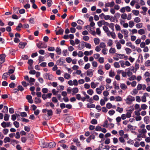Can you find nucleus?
<instances>
[{
	"instance_id": "obj_1",
	"label": "nucleus",
	"mask_w": 150,
	"mask_h": 150,
	"mask_svg": "<svg viewBox=\"0 0 150 150\" xmlns=\"http://www.w3.org/2000/svg\"><path fill=\"white\" fill-rule=\"evenodd\" d=\"M134 97L131 96H129L125 100L126 103L128 104H130L132 101L134 100Z\"/></svg>"
},
{
	"instance_id": "obj_2",
	"label": "nucleus",
	"mask_w": 150,
	"mask_h": 150,
	"mask_svg": "<svg viewBox=\"0 0 150 150\" xmlns=\"http://www.w3.org/2000/svg\"><path fill=\"white\" fill-rule=\"evenodd\" d=\"M37 46L39 49L46 48L47 47V45L46 44H45L40 41H39L37 44Z\"/></svg>"
},
{
	"instance_id": "obj_3",
	"label": "nucleus",
	"mask_w": 150,
	"mask_h": 150,
	"mask_svg": "<svg viewBox=\"0 0 150 150\" xmlns=\"http://www.w3.org/2000/svg\"><path fill=\"white\" fill-rule=\"evenodd\" d=\"M104 89V86L103 85L100 86L99 87L97 88L96 89V93L98 94H100L102 93V91Z\"/></svg>"
},
{
	"instance_id": "obj_4",
	"label": "nucleus",
	"mask_w": 150,
	"mask_h": 150,
	"mask_svg": "<svg viewBox=\"0 0 150 150\" xmlns=\"http://www.w3.org/2000/svg\"><path fill=\"white\" fill-rule=\"evenodd\" d=\"M146 86L145 84H139L137 86V88L138 90H145Z\"/></svg>"
},
{
	"instance_id": "obj_5",
	"label": "nucleus",
	"mask_w": 150,
	"mask_h": 150,
	"mask_svg": "<svg viewBox=\"0 0 150 150\" xmlns=\"http://www.w3.org/2000/svg\"><path fill=\"white\" fill-rule=\"evenodd\" d=\"M115 56L118 57L120 59H125L126 60L128 59V57L125 55V54H117V53L115 54Z\"/></svg>"
},
{
	"instance_id": "obj_6",
	"label": "nucleus",
	"mask_w": 150,
	"mask_h": 150,
	"mask_svg": "<svg viewBox=\"0 0 150 150\" xmlns=\"http://www.w3.org/2000/svg\"><path fill=\"white\" fill-rule=\"evenodd\" d=\"M1 125L3 128L8 127L11 126L10 122H6L4 121L1 123Z\"/></svg>"
},
{
	"instance_id": "obj_7",
	"label": "nucleus",
	"mask_w": 150,
	"mask_h": 150,
	"mask_svg": "<svg viewBox=\"0 0 150 150\" xmlns=\"http://www.w3.org/2000/svg\"><path fill=\"white\" fill-rule=\"evenodd\" d=\"M121 32L123 34L125 39L126 40L127 39L128 36V31L126 30H122Z\"/></svg>"
},
{
	"instance_id": "obj_8",
	"label": "nucleus",
	"mask_w": 150,
	"mask_h": 150,
	"mask_svg": "<svg viewBox=\"0 0 150 150\" xmlns=\"http://www.w3.org/2000/svg\"><path fill=\"white\" fill-rule=\"evenodd\" d=\"M94 70L92 69H90L87 71H86V74L88 76L90 77H92L93 75V72Z\"/></svg>"
},
{
	"instance_id": "obj_9",
	"label": "nucleus",
	"mask_w": 150,
	"mask_h": 150,
	"mask_svg": "<svg viewBox=\"0 0 150 150\" xmlns=\"http://www.w3.org/2000/svg\"><path fill=\"white\" fill-rule=\"evenodd\" d=\"M99 84L98 82H92L91 83V88L94 89L96 88Z\"/></svg>"
},
{
	"instance_id": "obj_10",
	"label": "nucleus",
	"mask_w": 150,
	"mask_h": 150,
	"mask_svg": "<svg viewBox=\"0 0 150 150\" xmlns=\"http://www.w3.org/2000/svg\"><path fill=\"white\" fill-rule=\"evenodd\" d=\"M5 56L4 54H0V64H1L5 61Z\"/></svg>"
},
{
	"instance_id": "obj_11",
	"label": "nucleus",
	"mask_w": 150,
	"mask_h": 150,
	"mask_svg": "<svg viewBox=\"0 0 150 150\" xmlns=\"http://www.w3.org/2000/svg\"><path fill=\"white\" fill-rule=\"evenodd\" d=\"M148 94L147 93H145L144 95L141 97L142 101L143 102H145L146 101V96H148Z\"/></svg>"
},
{
	"instance_id": "obj_12",
	"label": "nucleus",
	"mask_w": 150,
	"mask_h": 150,
	"mask_svg": "<svg viewBox=\"0 0 150 150\" xmlns=\"http://www.w3.org/2000/svg\"><path fill=\"white\" fill-rule=\"evenodd\" d=\"M26 98L29 103H33V100L32 99V96L30 95H27L26 96Z\"/></svg>"
},
{
	"instance_id": "obj_13",
	"label": "nucleus",
	"mask_w": 150,
	"mask_h": 150,
	"mask_svg": "<svg viewBox=\"0 0 150 150\" xmlns=\"http://www.w3.org/2000/svg\"><path fill=\"white\" fill-rule=\"evenodd\" d=\"M79 92V89L78 88L75 87L72 89V94L73 95H75Z\"/></svg>"
},
{
	"instance_id": "obj_14",
	"label": "nucleus",
	"mask_w": 150,
	"mask_h": 150,
	"mask_svg": "<svg viewBox=\"0 0 150 150\" xmlns=\"http://www.w3.org/2000/svg\"><path fill=\"white\" fill-rule=\"evenodd\" d=\"M45 76L46 79L51 80L52 79V74H51L48 73H46L45 74Z\"/></svg>"
},
{
	"instance_id": "obj_15",
	"label": "nucleus",
	"mask_w": 150,
	"mask_h": 150,
	"mask_svg": "<svg viewBox=\"0 0 150 150\" xmlns=\"http://www.w3.org/2000/svg\"><path fill=\"white\" fill-rule=\"evenodd\" d=\"M26 44L27 43L26 42H21L19 44V47L20 48H23L25 47Z\"/></svg>"
},
{
	"instance_id": "obj_16",
	"label": "nucleus",
	"mask_w": 150,
	"mask_h": 150,
	"mask_svg": "<svg viewBox=\"0 0 150 150\" xmlns=\"http://www.w3.org/2000/svg\"><path fill=\"white\" fill-rule=\"evenodd\" d=\"M73 141L76 143V145L78 146H80L81 145L80 142L79 141L78 139L74 138L73 139Z\"/></svg>"
},
{
	"instance_id": "obj_17",
	"label": "nucleus",
	"mask_w": 150,
	"mask_h": 150,
	"mask_svg": "<svg viewBox=\"0 0 150 150\" xmlns=\"http://www.w3.org/2000/svg\"><path fill=\"white\" fill-rule=\"evenodd\" d=\"M132 111L131 110H129L126 114V115L127 118H130L131 116V114Z\"/></svg>"
},
{
	"instance_id": "obj_18",
	"label": "nucleus",
	"mask_w": 150,
	"mask_h": 150,
	"mask_svg": "<svg viewBox=\"0 0 150 150\" xmlns=\"http://www.w3.org/2000/svg\"><path fill=\"white\" fill-rule=\"evenodd\" d=\"M71 75L68 73H65L64 74V77L66 79H69L71 78Z\"/></svg>"
},
{
	"instance_id": "obj_19",
	"label": "nucleus",
	"mask_w": 150,
	"mask_h": 150,
	"mask_svg": "<svg viewBox=\"0 0 150 150\" xmlns=\"http://www.w3.org/2000/svg\"><path fill=\"white\" fill-rule=\"evenodd\" d=\"M139 132L142 134H145L147 132L146 129L145 128H140L138 130Z\"/></svg>"
},
{
	"instance_id": "obj_20",
	"label": "nucleus",
	"mask_w": 150,
	"mask_h": 150,
	"mask_svg": "<svg viewBox=\"0 0 150 150\" xmlns=\"http://www.w3.org/2000/svg\"><path fill=\"white\" fill-rule=\"evenodd\" d=\"M28 81L29 83H30V85H33L34 84V83L35 81V79L33 78L30 77Z\"/></svg>"
},
{
	"instance_id": "obj_21",
	"label": "nucleus",
	"mask_w": 150,
	"mask_h": 150,
	"mask_svg": "<svg viewBox=\"0 0 150 150\" xmlns=\"http://www.w3.org/2000/svg\"><path fill=\"white\" fill-rule=\"evenodd\" d=\"M56 52L58 55H60L61 54V49L60 47H57L56 48Z\"/></svg>"
},
{
	"instance_id": "obj_22",
	"label": "nucleus",
	"mask_w": 150,
	"mask_h": 150,
	"mask_svg": "<svg viewBox=\"0 0 150 150\" xmlns=\"http://www.w3.org/2000/svg\"><path fill=\"white\" fill-rule=\"evenodd\" d=\"M138 33L140 35H143L145 33V31L144 29H141L138 30Z\"/></svg>"
},
{
	"instance_id": "obj_23",
	"label": "nucleus",
	"mask_w": 150,
	"mask_h": 150,
	"mask_svg": "<svg viewBox=\"0 0 150 150\" xmlns=\"http://www.w3.org/2000/svg\"><path fill=\"white\" fill-rule=\"evenodd\" d=\"M46 107L49 106H50L51 107L54 108V104L52 102H47L46 104Z\"/></svg>"
},
{
	"instance_id": "obj_24",
	"label": "nucleus",
	"mask_w": 150,
	"mask_h": 150,
	"mask_svg": "<svg viewBox=\"0 0 150 150\" xmlns=\"http://www.w3.org/2000/svg\"><path fill=\"white\" fill-rule=\"evenodd\" d=\"M56 34L57 35H61L64 32V30L62 28H60L58 31H56Z\"/></svg>"
},
{
	"instance_id": "obj_25",
	"label": "nucleus",
	"mask_w": 150,
	"mask_h": 150,
	"mask_svg": "<svg viewBox=\"0 0 150 150\" xmlns=\"http://www.w3.org/2000/svg\"><path fill=\"white\" fill-rule=\"evenodd\" d=\"M23 27V25L21 23H19L18 26L16 27V29L17 31H19L21 30V28Z\"/></svg>"
},
{
	"instance_id": "obj_26",
	"label": "nucleus",
	"mask_w": 150,
	"mask_h": 150,
	"mask_svg": "<svg viewBox=\"0 0 150 150\" xmlns=\"http://www.w3.org/2000/svg\"><path fill=\"white\" fill-rule=\"evenodd\" d=\"M149 117L148 116H146L144 117V122L146 124H148L149 122Z\"/></svg>"
},
{
	"instance_id": "obj_27",
	"label": "nucleus",
	"mask_w": 150,
	"mask_h": 150,
	"mask_svg": "<svg viewBox=\"0 0 150 150\" xmlns=\"http://www.w3.org/2000/svg\"><path fill=\"white\" fill-rule=\"evenodd\" d=\"M11 139L10 137H6L4 139V143H6L7 142H11Z\"/></svg>"
},
{
	"instance_id": "obj_28",
	"label": "nucleus",
	"mask_w": 150,
	"mask_h": 150,
	"mask_svg": "<svg viewBox=\"0 0 150 150\" xmlns=\"http://www.w3.org/2000/svg\"><path fill=\"white\" fill-rule=\"evenodd\" d=\"M134 23L132 21H130L129 22V26L130 28H132L134 26Z\"/></svg>"
},
{
	"instance_id": "obj_29",
	"label": "nucleus",
	"mask_w": 150,
	"mask_h": 150,
	"mask_svg": "<svg viewBox=\"0 0 150 150\" xmlns=\"http://www.w3.org/2000/svg\"><path fill=\"white\" fill-rule=\"evenodd\" d=\"M127 46H129L132 49H134L135 48V47L134 45H133L131 42H128L126 44Z\"/></svg>"
},
{
	"instance_id": "obj_30",
	"label": "nucleus",
	"mask_w": 150,
	"mask_h": 150,
	"mask_svg": "<svg viewBox=\"0 0 150 150\" xmlns=\"http://www.w3.org/2000/svg\"><path fill=\"white\" fill-rule=\"evenodd\" d=\"M94 42L96 45H98L100 43V40L98 38H95L94 39Z\"/></svg>"
},
{
	"instance_id": "obj_31",
	"label": "nucleus",
	"mask_w": 150,
	"mask_h": 150,
	"mask_svg": "<svg viewBox=\"0 0 150 150\" xmlns=\"http://www.w3.org/2000/svg\"><path fill=\"white\" fill-rule=\"evenodd\" d=\"M1 112L4 113H6L8 112V108L6 106H5L4 107V108Z\"/></svg>"
},
{
	"instance_id": "obj_32",
	"label": "nucleus",
	"mask_w": 150,
	"mask_h": 150,
	"mask_svg": "<svg viewBox=\"0 0 150 150\" xmlns=\"http://www.w3.org/2000/svg\"><path fill=\"white\" fill-rule=\"evenodd\" d=\"M56 146V144L55 142H50L49 144V147L50 148H52Z\"/></svg>"
},
{
	"instance_id": "obj_33",
	"label": "nucleus",
	"mask_w": 150,
	"mask_h": 150,
	"mask_svg": "<svg viewBox=\"0 0 150 150\" xmlns=\"http://www.w3.org/2000/svg\"><path fill=\"white\" fill-rule=\"evenodd\" d=\"M136 79V76L135 75H132L130 76H129V78H128V79L130 81H133L135 79Z\"/></svg>"
},
{
	"instance_id": "obj_34",
	"label": "nucleus",
	"mask_w": 150,
	"mask_h": 150,
	"mask_svg": "<svg viewBox=\"0 0 150 150\" xmlns=\"http://www.w3.org/2000/svg\"><path fill=\"white\" fill-rule=\"evenodd\" d=\"M136 27L138 29L141 28L143 27V23H137L136 25Z\"/></svg>"
},
{
	"instance_id": "obj_35",
	"label": "nucleus",
	"mask_w": 150,
	"mask_h": 150,
	"mask_svg": "<svg viewBox=\"0 0 150 150\" xmlns=\"http://www.w3.org/2000/svg\"><path fill=\"white\" fill-rule=\"evenodd\" d=\"M14 11V12L15 13H18V11H19V8L16 7H13V8Z\"/></svg>"
},
{
	"instance_id": "obj_36",
	"label": "nucleus",
	"mask_w": 150,
	"mask_h": 150,
	"mask_svg": "<svg viewBox=\"0 0 150 150\" xmlns=\"http://www.w3.org/2000/svg\"><path fill=\"white\" fill-rule=\"evenodd\" d=\"M125 21H123L121 22V23L122 24L123 27L125 28H127L129 26V25L127 23H125Z\"/></svg>"
},
{
	"instance_id": "obj_37",
	"label": "nucleus",
	"mask_w": 150,
	"mask_h": 150,
	"mask_svg": "<svg viewBox=\"0 0 150 150\" xmlns=\"http://www.w3.org/2000/svg\"><path fill=\"white\" fill-rule=\"evenodd\" d=\"M134 21L136 23H139L141 21V19L139 17H136L134 18Z\"/></svg>"
},
{
	"instance_id": "obj_38",
	"label": "nucleus",
	"mask_w": 150,
	"mask_h": 150,
	"mask_svg": "<svg viewBox=\"0 0 150 150\" xmlns=\"http://www.w3.org/2000/svg\"><path fill=\"white\" fill-rule=\"evenodd\" d=\"M9 115L7 114H6L4 115V120L5 121H8L9 120Z\"/></svg>"
},
{
	"instance_id": "obj_39",
	"label": "nucleus",
	"mask_w": 150,
	"mask_h": 150,
	"mask_svg": "<svg viewBox=\"0 0 150 150\" xmlns=\"http://www.w3.org/2000/svg\"><path fill=\"white\" fill-rule=\"evenodd\" d=\"M8 74L7 72L5 73L3 75L2 78L4 80H6L7 77L8 76Z\"/></svg>"
},
{
	"instance_id": "obj_40",
	"label": "nucleus",
	"mask_w": 150,
	"mask_h": 150,
	"mask_svg": "<svg viewBox=\"0 0 150 150\" xmlns=\"http://www.w3.org/2000/svg\"><path fill=\"white\" fill-rule=\"evenodd\" d=\"M115 100L117 101H120L122 100V98L119 96H116L115 98H114L113 97V100Z\"/></svg>"
},
{
	"instance_id": "obj_41",
	"label": "nucleus",
	"mask_w": 150,
	"mask_h": 150,
	"mask_svg": "<svg viewBox=\"0 0 150 150\" xmlns=\"http://www.w3.org/2000/svg\"><path fill=\"white\" fill-rule=\"evenodd\" d=\"M87 93L89 95L91 96L93 93L94 91L92 89H89L87 90Z\"/></svg>"
},
{
	"instance_id": "obj_42",
	"label": "nucleus",
	"mask_w": 150,
	"mask_h": 150,
	"mask_svg": "<svg viewBox=\"0 0 150 150\" xmlns=\"http://www.w3.org/2000/svg\"><path fill=\"white\" fill-rule=\"evenodd\" d=\"M39 62L40 63L41 62L45 60L44 57L41 56L39 57L38 58Z\"/></svg>"
},
{
	"instance_id": "obj_43",
	"label": "nucleus",
	"mask_w": 150,
	"mask_h": 150,
	"mask_svg": "<svg viewBox=\"0 0 150 150\" xmlns=\"http://www.w3.org/2000/svg\"><path fill=\"white\" fill-rule=\"evenodd\" d=\"M87 108H95V105L94 104H91L90 103H88L87 104Z\"/></svg>"
},
{
	"instance_id": "obj_44",
	"label": "nucleus",
	"mask_w": 150,
	"mask_h": 150,
	"mask_svg": "<svg viewBox=\"0 0 150 150\" xmlns=\"http://www.w3.org/2000/svg\"><path fill=\"white\" fill-rule=\"evenodd\" d=\"M105 6L106 7H112V1L110 3L108 2L105 4Z\"/></svg>"
},
{
	"instance_id": "obj_45",
	"label": "nucleus",
	"mask_w": 150,
	"mask_h": 150,
	"mask_svg": "<svg viewBox=\"0 0 150 150\" xmlns=\"http://www.w3.org/2000/svg\"><path fill=\"white\" fill-rule=\"evenodd\" d=\"M121 18L122 19L124 20L127 19V15L125 13H123L121 15Z\"/></svg>"
},
{
	"instance_id": "obj_46",
	"label": "nucleus",
	"mask_w": 150,
	"mask_h": 150,
	"mask_svg": "<svg viewBox=\"0 0 150 150\" xmlns=\"http://www.w3.org/2000/svg\"><path fill=\"white\" fill-rule=\"evenodd\" d=\"M13 124L15 127L17 128H18L19 127V123L17 121H14L13 123Z\"/></svg>"
},
{
	"instance_id": "obj_47",
	"label": "nucleus",
	"mask_w": 150,
	"mask_h": 150,
	"mask_svg": "<svg viewBox=\"0 0 150 150\" xmlns=\"http://www.w3.org/2000/svg\"><path fill=\"white\" fill-rule=\"evenodd\" d=\"M137 89H134L132 91L131 94L133 95H136L138 93V91Z\"/></svg>"
},
{
	"instance_id": "obj_48",
	"label": "nucleus",
	"mask_w": 150,
	"mask_h": 150,
	"mask_svg": "<svg viewBox=\"0 0 150 150\" xmlns=\"http://www.w3.org/2000/svg\"><path fill=\"white\" fill-rule=\"evenodd\" d=\"M132 13L135 16H138L139 13V11L135 10H132Z\"/></svg>"
},
{
	"instance_id": "obj_49",
	"label": "nucleus",
	"mask_w": 150,
	"mask_h": 150,
	"mask_svg": "<svg viewBox=\"0 0 150 150\" xmlns=\"http://www.w3.org/2000/svg\"><path fill=\"white\" fill-rule=\"evenodd\" d=\"M41 102V99L39 98L36 97L35 98V103H40Z\"/></svg>"
},
{
	"instance_id": "obj_50",
	"label": "nucleus",
	"mask_w": 150,
	"mask_h": 150,
	"mask_svg": "<svg viewBox=\"0 0 150 150\" xmlns=\"http://www.w3.org/2000/svg\"><path fill=\"white\" fill-rule=\"evenodd\" d=\"M99 46L100 48L103 49L105 48L106 45L104 42H101Z\"/></svg>"
},
{
	"instance_id": "obj_51",
	"label": "nucleus",
	"mask_w": 150,
	"mask_h": 150,
	"mask_svg": "<svg viewBox=\"0 0 150 150\" xmlns=\"http://www.w3.org/2000/svg\"><path fill=\"white\" fill-rule=\"evenodd\" d=\"M9 132V130L7 128H4V129L2 131V132L3 133L4 135H6Z\"/></svg>"
},
{
	"instance_id": "obj_52",
	"label": "nucleus",
	"mask_w": 150,
	"mask_h": 150,
	"mask_svg": "<svg viewBox=\"0 0 150 150\" xmlns=\"http://www.w3.org/2000/svg\"><path fill=\"white\" fill-rule=\"evenodd\" d=\"M112 104L110 103H108L106 104V107L108 109H110L112 108Z\"/></svg>"
},
{
	"instance_id": "obj_53",
	"label": "nucleus",
	"mask_w": 150,
	"mask_h": 150,
	"mask_svg": "<svg viewBox=\"0 0 150 150\" xmlns=\"http://www.w3.org/2000/svg\"><path fill=\"white\" fill-rule=\"evenodd\" d=\"M85 47L86 48L88 49H91L92 47L90 43H85Z\"/></svg>"
},
{
	"instance_id": "obj_54",
	"label": "nucleus",
	"mask_w": 150,
	"mask_h": 150,
	"mask_svg": "<svg viewBox=\"0 0 150 150\" xmlns=\"http://www.w3.org/2000/svg\"><path fill=\"white\" fill-rule=\"evenodd\" d=\"M115 43H116L117 48L118 49H120L121 47V45L119 42L117 41H115Z\"/></svg>"
},
{
	"instance_id": "obj_55",
	"label": "nucleus",
	"mask_w": 150,
	"mask_h": 150,
	"mask_svg": "<svg viewBox=\"0 0 150 150\" xmlns=\"http://www.w3.org/2000/svg\"><path fill=\"white\" fill-rule=\"evenodd\" d=\"M98 61L101 64L103 63L104 61V59L103 57H100L99 58Z\"/></svg>"
},
{
	"instance_id": "obj_56",
	"label": "nucleus",
	"mask_w": 150,
	"mask_h": 150,
	"mask_svg": "<svg viewBox=\"0 0 150 150\" xmlns=\"http://www.w3.org/2000/svg\"><path fill=\"white\" fill-rule=\"evenodd\" d=\"M120 87L123 90H125L127 88V86L125 84L122 83L120 85Z\"/></svg>"
},
{
	"instance_id": "obj_57",
	"label": "nucleus",
	"mask_w": 150,
	"mask_h": 150,
	"mask_svg": "<svg viewBox=\"0 0 150 150\" xmlns=\"http://www.w3.org/2000/svg\"><path fill=\"white\" fill-rule=\"evenodd\" d=\"M108 121L107 120H106L104 122V123L103 125H102V126L103 127H108Z\"/></svg>"
},
{
	"instance_id": "obj_58",
	"label": "nucleus",
	"mask_w": 150,
	"mask_h": 150,
	"mask_svg": "<svg viewBox=\"0 0 150 150\" xmlns=\"http://www.w3.org/2000/svg\"><path fill=\"white\" fill-rule=\"evenodd\" d=\"M145 65L146 67L150 66V60H147L145 63Z\"/></svg>"
},
{
	"instance_id": "obj_59",
	"label": "nucleus",
	"mask_w": 150,
	"mask_h": 150,
	"mask_svg": "<svg viewBox=\"0 0 150 150\" xmlns=\"http://www.w3.org/2000/svg\"><path fill=\"white\" fill-rule=\"evenodd\" d=\"M52 1L51 0H47V4L48 7H50L52 5Z\"/></svg>"
},
{
	"instance_id": "obj_60",
	"label": "nucleus",
	"mask_w": 150,
	"mask_h": 150,
	"mask_svg": "<svg viewBox=\"0 0 150 150\" xmlns=\"http://www.w3.org/2000/svg\"><path fill=\"white\" fill-rule=\"evenodd\" d=\"M125 51H126V53L127 54H129L130 53H131V52H132L131 50L130 49H129V48H126L125 49Z\"/></svg>"
},
{
	"instance_id": "obj_61",
	"label": "nucleus",
	"mask_w": 150,
	"mask_h": 150,
	"mask_svg": "<svg viewBox=\"0 0 150 150\" xmlns=\"http://www.w3.org/2000/svg\"><path fill=\"white\" fill-rule=\"evenodd\" d=\"M148 107L145 104H142L141 105V108L143 110H145Z\"/></svg>"
},
{
	"instance_id": "obj_62",
	"label": "nucleus",
	"mask_w": 150,
	"mask_h": 150,
	"mask_svg": "<svg viewBox=\"0 0 150 150\" xmlns=\"http://www.w3.org/2000/svg\"><path fill=\"white\" fill-rule=\"evenodd\" d=\"M116 111L120 113H121L123 111V108H121L119 107H118L116 109Z\"/></svg>"
},
{
	"instance_id": "obj_63",
	"label": "nucleus",
	"mask_w": 150,
	"mask_h": 150,
	"mask_svg": "<svg viewBox=\"0 0 150 150\" xmlns=\"http://www.w3.org/2000/svg\"><path fill=\"white\" fill-rule=\"evenodd\" d=\"M90 67V64L89 63H88L85 64L84 68L86 70L88 69Z\"/></svg>"
},
{
	"instance_id": "obj_64",
	"label": "nucleus",
	"mask_w": 150,
	"mask_h": 150,
	"mask_svg": "<svg viewBox=\"0 0 150 150\" xmlns=\"http://www.w3.org/2000/svg\"><path fill=\"white\" fill-rule=\"evenodd\" d=\"M100 104L101 106H103L105 104V101L103 99H101L100 101Z\"/></svg>"
}]
</instances>
